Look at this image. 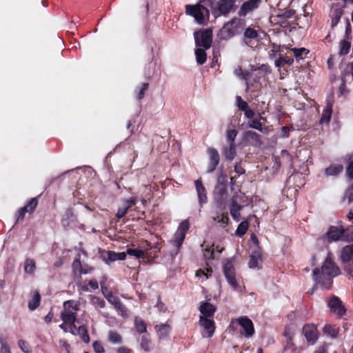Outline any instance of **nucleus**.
Returning a JSON list of instances; mask_svg holds the SVG:
<instances>
[{
  "label": "nucleus",
  "instance_id": "2eb2a0df",
  "mask_svg": "<svg viewBox=\"0 0 353 353\" xmlns=\"http://www.w3.org/2000/svg\"><path fill=\"white\" fill-rule=\"evenodd\" d=\"M303 334H304L308 343L313 345L318 339V331L314 324H306L303 327Z\"/></svg>",
  "mask_w": 353,
  "mask_h": 353
},
{
  "label": "nucleus",
  "instance_id": "a878e982",
  "mask_svg": "<svg viewBox=\"0 0 353 353\" xmlns=\"http://www.w3.org/2000/svg\"><path fill=\"white\" fill-rule=\"evenodd\" d=\"M100 284L103 294L108 301L114 307L117 303L121 301L120 299L117 296H114L112 292H108V294L105 292V290H107V287L105 285V281H101Z\"/></svg>",
  "mask_w": 353,
  "mask_h": 353
},
{
  "label": "nucleus",
  "instance_id": "423d86ee",
  "mask_svg": "<svg viewBox=\"0 0 353 353\" xmlns=\"http://www.w3.org/2000/svg\"><path fill=\"white\" fill-rule=\"evenodd\" d=\"M236 0H219L211 3L212 13L214 17L226 15L233 10Z\"/></svg>",
  "mask_w": 353,
  "mask_h": 353
},
{
  "label": "nucleus",
  "instance_id": "e2e57ef3",
  "mask_svg": "<svg viewBox=\"0 0 353 353\" xmlns=\"http://www.w3.org/2000/svg\"><path fill=\"white\" fill-rule=\"evenodd\" d=\"M18 345L23 352L29 353L30 350L27 342L23 340H19L18 341Z\"/></svg>",
  "mask_w": 353,
  "mask_h": 353
},
{
  "label": "nucleus",
  "instance_id": "ddd939ff",
  "mask_svg": "<svg viewBox=\"0 0 353 353\" xmlns=\"http://www.w3.org/2000/svg\"><path fill=\"white\" fill-rule=\"evenodd\" d=\"M226 176L221 175L218 178L217 184L214 188V197L216 200H222L226 198L227 189H226Z\"/></svg>",
  "mask_w": 353,
  "mask_h": 353
},
{
  "label": "nucleus",
  "instance_id": "f03ea898",
  "mask_svg": "<svg viewBox=\"0 0 353 353\" xmlns=\"http://www.w3.org/2000/svg\"><path fill=\"white\" fill-rule=\"evenodd\" d=\"M63 310L61 314V319L65 324H68L72 329L71 333L74 334L76 329L77 312L79 310V303L74 300H68L63 303Z\"/></svg>",
  "mask_w": 353,
  "mask_h": 353
},
{
  "label": "nucleus",
  "instance_id": "4be33fe9",
  "mask_svg": "<svg viewBox=\"0 0 353 353\" xmlns=\"http://www.w3.org/2000/svg\"><path fill=\"white\" fill-rule=\"evenodd\" d=\"M353 258V243L343 247L341 252V260L343 263H347Z\"/></svg>",
  "mask_w": 353,
  "mask_h": 353
},
{
  "label": "nucleus",
  "instance_id": "603ef678",
  "mask_svg": "<svg viewBox=\"0 0 353 353\" xmlns=\"http://www.w3.org/2000/svg\"><path fill=\"white\" fill-rule=\"evenodd\" d=\"M212 272V270L211 268H207L206 272L204 270L200 269L196 272V276L199 278L205 276V279H208L211 276Z\"/></svg>",
  "mask_w": 353,
  "mask_h": 353
},
{
  "label": "nucleus",
  "instance_id": "bf43d9fd",
  "mask_svg": "<svg viewBox=\"0 0 353 353\" xmlns=\"http://www.w3.org/2000/svg\"><path fill=\"white\" fill-rule=\"evenodd\" d=\"M114 307L117 310L119 314L121 316H124L126 315V308L121 301L117 303Z\"/></svg>",
  "mask_w": 353,
  "mask_h": 353
},
{
  "label": "nucleus",
  "instance_id": "a211bd4d",
  "mask_svg": "<svg viewBox=\"0 0 353 353\" xmlns=\"http://www.w3.org/2000/svg\"><path fill=\"white\" fill-rule=\"evenodd\" d=\"M201 312L200 316H203L205 318L212 316L216 312L215 307L209 302H203L199 307Z\"/></svg>",
  "mask_w": 353,
  "mask_h": 353
},
{
  "label": "nucleus",
  "instance_id": "f8f14e48",
  "mask_svg": "<svg viewBox=\"0 0 353 353\" xmlns=\"http://www.w3.org/2000/svg\"><path fill=\"white\" fill-rule=\"evenodd\" d=\"M209 157V163L207 173H212L216 168L220 161V156L216 149L209 148L207 150Z\"/></svg>",
  "mask_w": 353,
  "mask_h": 353
},
{
  "label": "nucleus",
  "instance_id": "9d476101",
  "mask_svg": "<svg viewBox=\"0 0 353 353\" xmlns=\"http://www.w3.org/2000/svg\"><path fill=\"white\" fill-rule=\"evenodd\" d=\"M238 324L243 328V331L241 334L245 338H251L254 334V327L252 321L246 316H241L236 319Z\"/></svg>",
  "mask_w": 353,
  "mask_h": 353
},
{
  "label": "nucleus",
  "instance_id": "338daca9",
  "mask_svg": "<svg viewBox=\"0 0 353 353\" xmlns=\"http://www.w3.org/2000/svg\"><path fill=\"white\" fill-rule=\"evenodd\" d=\"M346 174L350 179H353V161L350 162L346 168Z\"/></svg>",
  "mask_w": 353,
  "mask_h": 353
},
{
  "label": "nucleus",
  "instance_id": "412c9836",
  "mask_svg": "<svg viewBox=\"0 0 353 353\" xmlns=\"http://www.w3.org/2000/svg\"><path fill=\"white\" fill-rule=\"evenodd\" d=\"M223 155L228 161H232L236 155V144H229L228 146H224L222 149Z\"/></svg>",
  "mask_w": 353,
  "mask_h": 353
},
{
  "label": "nucleus",
  "instance_id": "a19ab883",
  "mask_svg": "<svg viewBox=\"0 0 353 353\" xmlns=\"http://www.w3.org/2000/svg\"><path fill=\"white\" fill-rule=\"evenodd\" d=\"M150 344L151 340L148 336L145 335L141 338L140 346L144 351L150 352L151 350Z\"/></svg>",
  "mask_w": 353,
  "mask_h": 353
},
{
  "label": "nucleus",
  "instance_id": "f3484780",
  "mask_svg": "<svg viewBox=\"0 0 353 353\" xmlns=\"http://www.w3.org/2000/svg\"><path fill=\"white\" fill-rule=\"evenodd\" d=\"M345 230L343 228H337L336 226L330 227L326 233L329 241H336L341 239L343 240Z\"/></svg>",
  "mask_w": 353,
  "mask_h": 353
},
{
  "label": "nucleus",
  "instance_id": "2f4dec72",
  "mask_svg": "<svg viewBox=\"0 0 353 353\" xmlns=\"http://www.w3.org/2000/svg\"><path fill=\"white\" fill-rule=\"evenodd\" d=\"M291 50L293 52L294 55L296 60L303 59L306 55L309 53V50L305 48H292Z\"/></svg>",
  "mask_w": 353,
  "mask_h": 353
},
{
  "label": "nucleus",
  "instance_id": "774afa93",
  "mask_svg": "<svg viewBox=\"0 0 353 353\" xmlns=\"http://www.w3.org/2000/svg\"><path fill=\"white\" fill-rule=\"evenodd\" d=\"M347 200L348 203H350L353 201V191L350 190H346L345 196L343 197V200Z\"/></svg>",
  "mask_w": 353,
  "mask_h": 353
},
{
  "label": "nucleus",
  "instance_id": "13d9d810",
  "mask_svg": "<svg viewBox=\"0 0 353 353\" xmlns=\"http://www.w3.org/2000/svg\"><path fill=\"white\" fill-rule=\"evenodd\" d=\"M114 307L117 310L119 314L121 316H124L126 315V308L121 301L117 303Z\"/></svg>",
  "mask_w": 353,
  "mask_h": 353
},
{
  "label": "nucleus",
  "instance_id": "ea45409f",
  "mask_svg": "<svg viewBox=\"0 0 353 353\" xmlns=\"http://www.w3.org/2000/svg\"><path fill=\"white\" fill-rule=\"evenodd\" d=\"M351 48V43L349 41H347L345 40H343L340 42V50H339V55L343 56L346 55L350 50Z\"/></svg>",
  "mask_w": 353,
  "mask_h": 353
},
{
  "label": "nucleus",
  "instance_id": "cd10ccee",
  "mask_svg": "<svg viewBox=\"0 0 353 353\" xmlns=\"http://www.w3.org/2000/svg\"><path fill=\"white\" fill-rule=\"evenodd\" d=\"M332 103H327L326 108L323 110L322 116L320 119V121H319L320 123L323 124V123H329L330 118H331V115H332Z\"/></svg>",
  "mask_w": 353,
  "mask_h": 353
},
{
  "label": "nucleus",
  "instance_id": "4d7b16f0",
  "mask_svg": "<svg viewBox=\"0 0 353 353\" xmlns=\"http://www.w3.org/2000/svg\"><path fill=\"white\" fill-rule=\"evenodd\" d=\"M72 267V270L74 273H77V272H79V273L80 274L81 268H82V267H83L80 259H76L73 261Z\"/></svg>",
  "mask_w": 353,
  "mask_h": 353
},
{
  "label": "nucleus",
  "instance_id": "3c124183",
  "mask_svg": "<svg viewBox=\"0 0 353 353\" xmlns=\"http://www.w3.org/2000/svg\"><path fill=\"white\" fill-rule=\"evenodd\" d=\"M295 14V10L292 9H288L285 10H283L280 14H278V17L283 18V19H290L292 18Z\"/></svg>",
  "mask_w": 353,
  "mask_h": 353
},
{
  "label": "nucleus",
  "instance_id": "6ab92c4d",
  "mask_svg": "<svg viewBox=\"0 0 353 353\" xmlns=\"http://www.w3.org/2000/svg\"><path fill=\"white\" fill-rule=\"evenodd\" d=\"M261 261L262 256L261 252L258 250L252 251L248 263L249 268L252 269L259 268V265L261 263Z\"/></svg>",
  "mask_w": 353,
  "mask_h": 353
},
{
  "label": "nucleus",
  "instance_id": "de8ad7c7",
  "mask_svg": "<svg viewBox=\"0 0 353 353\" xmlns=\"http://www.w3.org/2000/svg\"><path fill=\"white\" fill-rule=\"evenodd\" d=\"M88 286H90L92 290H95L98 289L99 284L96 279H92L89 281L88 285L82 286V288H81L82 290L85 291V292L90 291Z\"/></svg>",
  "mask_w": 353,
  "mask_h": 353
},
{
  "label": "nucleus",
  "instance_id": "aec40b11",
  "mask_svg": "<svg viewBox=\"0 0 353 353\" xmlns=\"http://www.w3.org/2000/svg\"><path fill=\"white\" fill-rule=\"evenodd\" d=\"M243 207V205L238 204L236 200H232L230 208V214L233 219L236 222H239L241 220L240 211L242 210Z\"/></svg>",
  "mask_w": 353,
  "mask_h": 353
},
{
  "label": "nucleus",
  "instance_id": "7ed1b4c3",
  "mask_svg": "<svg viewBox=\"0 0 353 353\" xmlns=\"http://www.w3.org/2000/svg\"><path fill=\"white\" fill-rule=\"evenodd\" d=\"M185 12L194 17L196 21L201 25H205L209 20V10L200 3L186 5Z\"/></svg>",
  "mask_w": 353,
  "mask_h": 353
},
{
  "label": "nucleus",
  "instance_id": "473e14b6",
  "mask_svg": "<svg viewBox=\"0 0 353 353\" xmlns=\"http://www.w3.org/2000/svg\"><path fill=\"white\" fill-rule=\"evenodd\" d=\"M41 296L39 292H35L32 299L28 303V308L30 310L33 311L37 309L40 303Z\"/></svg>",
  "mask_w": 353,
  "mask_h": 353
},
{
  "label": "nucleus",
  "instance_id": "052dcab7",
  "mask_svg": "<svg viewBox=\"0 0 353 353\" xmlns=\"http://www.w3.org/2000/svg\"><path fill=\"white\" fill-rule=\"evenodd\" d=\"M92 347H93L94 351L96 353H104L105 352L103 346L102 345L101 343L99 341H94L92 344Z\"/></svg>",
  "mask_w": 353,
  "mask_h": 353
},
{
  "label": "nucleus",
  "instance_id": "58836bf2",
  "mask_svg": "<svg viewBox=\"0 0 353 353\" xmlns=\"http://www.w3.org/2000/svg\"><path fill=\"white\" fill-rule=\"evenodd\" d=\"M248 229V222L247 221H242L237 227L235 234L238 236L244 235Z\"/></svg>",
  "mask_w": 353,
  "mask_h": 353
},
{
  "label": "nucleus",
  "instance_id": "7c9ffc66",
  "mask_svg": "<svg viewBox=\"0 0 353 353\" xmlns=\"http://www.w3.org/2000/svg\"><path fill=\"white\" fill-rule=\"evenodd\" d=\"M134 325H135V329L139 334H143V333L146 332V331H147L146 323L141 318H139L138 316L135 317Z\"/></svg>",
  "mask_w": 353,
  "mask_h": 353
},
{
  "label": "nucleus",
  "instance_id": "a18cd8bd",
  "mask_svg": "<svg viewBox=\"0 0 353 353\" xmlns=\"http://www.w3.org/2000/svg\"><path fill=\"white\" fill-rule=\"evenodd\" d=\"M323 332L325 334H327L334 338L337 336L338 332L336 329L331 325L327 324L323 327Z\"/></svg>",
  "mask_w": 353,
  "mask_h": 353
},
{
  "label": "nucleus",
  "instance_id": "6e6552de",
  "mask_svg": "<svg viewBox=\"0 0 353 353\" xmlns=\"http://www.w3.org/2000/svg\"><path fill=\"white\" fill-rule=\"evenodd\" d=\"M194 39L196 46L208 50L210 48L212 41V31L210 29H205L201 32H195Z\"/></svg>",
  "mask_w": 353,
  "mask_h": 353
},
{
  "label": "nucleus",
  "instance_id": "79ce46f5",
  "mask_svg": "<svg viewBox=\"0 0 353 353\" xmlns=\"http://www.w3.org/2000/svg\"><path fill=\"white\" fill-rule=\"evenodd\" d=\"M245 136L255 142L256 145H261L262 141L261 140V136L258 133L254 131H247L245 132Z\"/></svg>",
  "mask_w": 353,
  "mask_h": 353
},
{
  "label": "nucleus",
  "instance_id": "c03bdc74",
  "mask_svg": "<svg viewBox=\"0 0 353 353\" xmlns=\"http://www.w3.org/2000/svg\"><path fill=\"white\" fill-rule=\"evenodd\" d=\"M238 131L235 129L228 130L226 131V138L229 144H236L235 139L237 136Z\"/></svg>",
  "mask_w": 353,
  "mask_h": 353
},
{
  "label": "nucleus",
  "instance_id": "dca6fc26",
  "mask_svg": "<svg viewBox=\"0 0 353 353\" xmlns=\"http://www.w3.org/2000/svg\"><path fill=\"white\" fill-rule=\"evenodd\" d=\"M195 188L197 193L199 203L201 208L207 203L208 196L205 188L203 186L201 179L195 181Z\"/></svg>",
  "mask_w": 353,
  "mask_h": 353
},
{
  "label": "nucleus",
  "instance_id": "e433bc0d",
  "mask_svg": "<svg viewBox=\"0 0 353 353\" xmlns=\"http://www.w3.org/2000/svg\"><path fill=\"white\" fill-rule=\"evenodd\" d=\"M77 332L82 341L85 343H88L90 341V336L88 333L87 327L85 325H81L78 327Z\"/></svg>",
  "mask_w": 353,
  "mask_h": 353
},
{
  "label": "nucleus",
  "instance_id": "680f3d73",
  "mask_svg": "<svg viewBox=\"0 0 353 353\" xmlns=\"http://www.w3.org/2000/svg\"><path fill=\"white\" fill-rule=\"evenodd\" d=\"M343 241H353V228L345 230L343 236Z\"/></svg>",
  "mask_w": 353,
  "mask_h": 353
},
{
  "label": "nucleus",
  "instance_id": "4c0bfd02",
  "mask_svg": "<svg viewBox=\"0 0 353 353\" xmlns=\"http://www.w3.org/2000/svg\"><path fill=\"white\" fill-rule=\"evenodd\" d=\"M36 269L35 263L32 259H27L25 261L24 270L27 274H33Z\"/></svg>",
  "mask_w": 353,
  "mask_h": 353
},
{
  "label": "nucleus",
  "instance_id": "37998d69",
  "mask_svg": "<svg viewBox=\"0 0 353 353\" xmlns=\"http://www.w3.org/2000/svg\"><path fill=\"white\" fill-rule=\"evenodd\" d=\"M126 253L128 255L136 257L137 259L143 258L145 255V252L143 250L140 249L128 248L126 250Z\"/></svg>",
  "mask_w": 353,
  "mask_h": 353
},
{
  "label": "nucleus",
  "instance_id": "b1692460",
  "mask_svg": "<svg viewBox=\"0 0 353 353\" xmlns=\"http://www.w3.org/2000/svg\"><path fill=\"white\" fill-rule=\"evenodd\" d=\"M343 170V166L341 164H332L325 169L324 173L327 176H336Z\"/></svg>",
  "mask_w": 353,
  "mask_h": 353
},
{
  "label": "nucleus",
  "instance_id": "393cba45",
  "mask_svg": "<svg viewBox=\"0 0 353 353\" xmlns=\"http://www.w3.org/2000/svg\"><path fill=\"white\" fill-rule=\"evenodd\" d=\"M155 329L157 330L159 338L160 339H165L168 336L171 327L168 324L163 323L159 325H156Z\"/></svg>",
  "mask_w": 353,
  "mask_h": 353
},
{
  "label": "nucleus",
  "instance_id": "72a5a7b5",
  "mask_svg": "<svg viewBox=\"0 0 353 353\" xmlns=\"http://www.w3.org/2000/svg\"><path fill=\"white\" fill-rule=\"evenodd\" d=\"M205 50L201 48L195 50L196 59L199 65H203L206 61L207 54Z\"/></svg>",
  "mask_w": 353,
  "mask_h": 353
},
{
  "label": "nucleus",
  "instance_id": "c756f323",
  "mask_svg": "<svg viewBox=\"0 0 353 353\" xmlns=\"http://www.w3.org/2000/svg\"><path fill=\"white\" fill-rule=\"evenodd\" d=\"M343 10L341 8L334 9L331 14V26L335 27L339 22L341 16L343 15Z\"/></svg>",
  "mask_w": 353,
  "mask_h": 353
},
{
  "label": "nucleus",
  "instance_id": "bb28decb",
  "mask_svg": "<svg viewBox=\"0 0 353 353\" xmlns=\"http://www.w3.org/2000/svg\"><path fill=\"white\" fill-rule=\"evenodd\" d=\"M294 63V59L289 57H283L279 54V57L275 60L274 65L276 68L284 67L285 65H291Z\"/></svg>",
  "mask_w": 353,
  "mask_h": 353
},
{
  "label": "nucleus",
  "instance_id": "49530a36",
  "mask_svg": "<svg viewBox=\"0 0 353 353\" xmlns=\"http://www.w3.org/2000/svg\"><path fill=\"white\" fill-rule=\"evenodd\" d=\"M259 36L256 30L252 28H248L244 32V37L246 39H253L257 38Z\"/></svg>",
  "mask_w": 353,
  "mask_h": 353
},
{
  "label": "nucleus",
  "instance_id": "f704fd0d",
  "mask_svg": "<svg viewBox=\"0 0 353 353\" xmlns=\"http://www.w3.org/2000/svg\"><path fill=\"white\" fill-rule=\"evenodd\" d=\"M8 337L3 334L0 335V353H12L8 343Z\"/></svg>",
  "mask_w": 353,
  "mask_h": 353
},
{
  "label": "nucleus",
  "instance_id": "864d4df0",
  "mask_svg": "<svg viewBox=\"0 0 353 353\" xmlns=\"http://www.w3.org/2000/svg\"><path fill=\"white\" fill-rule=\"evenodd\" d=\"M249 126L253 129L259 130L261 132H264L263 125L259 120H256V119L252 120V121L249 124Z\"/></svg>",
  "mask_w": 353,
  "mask_h": 353
},
{
  "label": "nucleus",
  "instance_id": "69168bd1",
  "mask_svg": "<svg viewBox=\"0 0 353 353\" xmlns=\"http://www.w3.org/2000/svg\"><path fill=\"white\" fill-rule=\"evenodd\" d=\"M128 210L129 209L128 208V207H125V205L122 208H119L117 210L116 216L118 219H121V218L124 217L125 216V214H127Z\"/></svg>",
  "mask_w": 353,
  "mask_h": 353
},
{
  "label": "nucleus",
  "instance_id": "f257e3e1",
  "mask_svg": "<svg viewBox=\"0 0 353 353\" xmlns=\"http://www.w3.org/2000/svg\"><path fill=\"white\" fill-rule=\"evenodd\" d=\"M339 274V268L328 257L325 259L321 272L318 268L313 270L314 280L317 284L326 290L330 289L332 285V279Z\"/></svg>",
  "mask_w": 353,
  "mask_h": 353
},
{
  "label": "nucleus",
  "instance_id": "0e129e2a",
  "mask_svg": "<svg viewBox=\"0 0 353 353\" xmlns=\"http://www.w3.org/2000/svg\"><path fill=\"white\" fill-rule=\"evenodd\" d=\"M137 202V199L134 196L125 199L123 201V205L130 209L132 206L134 205Z\"/></svg>",
  "mask_w": 353,
  "mask_h": 353
},
{
  "label": "nucleus",
  "instance_id": "8fccbe9b",
  "mask_svg": "<svg viewBox=\"0 0 353 353\" xmlns=\"http://www.w3.org/2000/svg\"><path fill=\"white\" fill-rule=\"evenodd\" d=\"M38 201L37 198H32L30 201H28L27 205L28 206V212L29 213H32L37 206Z\"/></svg>",
  "mask_w": 353,
  "mask_h": 353
},
{
  "label": "nucleus",
  "instance_id": "6e6d98bb",
  "mask_svg": "<svg viewBox=\"0 0 353 353\" xmlns=\"http://www.w3.org/2000/svg\"><path fill=\"white\" fill-rule=\"evenodd\" d=\"M214 221L221 223L222 225H226L228 223L229 218L227 214H221L218 215L216 218L214 219Z\"/></svg>",
  "mask_w": 353,
  "mask_h": 353
},
{
  "label": "nucleus",
  "instance_id": "09e8293b",
  "mask_svg": "<svg viewBox=\"0 0 353 353\" xmlns=\"http://www.w3.org/2000/svg\"><path fill=\"white\" fill-rule=\"evenodd\" d=\"M236 105L239 110L243 112L249 108L248 103L243 101L240 96L236 97Z\"/></svg>",
  "mask_w": 353,
  "mask_h": 353
},
{
  "label": "nucleus",
  "instance_id": "0eeeda50",
  "mask_svg": "<svg viewBox=\"0 0 353 353\" xmlns=\"http://www.w3.org/2000/svg\"><path fill=\"white\" fill-rule=\"evenodd\" d=\"M190 228V223L188 220L183 221L179 225L174 234L171 243L174 247L179 250L182 245L187 232Z\"/></svg>",
  "mask_w": 353,
  "mask_h": 353
},
{
  "label": "nucleus",
  "instance_id": "39448f33",
  "mask_svg": "<svg viewBox=\"0 0 353 353\" xmlns=\"http://www.w3.org/2000/svg\"><path fill=\"white\" fill-rule=\"evenodd\" d=\"M245 27V21L244 19L234 17L224 25L221 31L223 33H226L227 37H232L241 32Z\"/></svg>",
  "mask_w": 353,
  "mask_h": 353
},
{
  "label": "nucleus",
  "instance_id": "5fc2aeb1",
  "mask_svg": "<svg viewBox=\"0 0 353 353\" xmlns=\"http://www.w3.org/2000/svg\"><path fill=\"white\" fill-rule=\"evenodd\" d=\"M26 212H28V206H23V208H21L16 214L17 216V221H22L24 219V216Z\"/></svg>",
  "mask_w": 353,
  "mask_h": 353
},
{
  "label": "nucleus",
  "instance_id": "9b49d317",
  "mask_svg": "<svg viewBox=\"0 0 353 353\" xmlns=\"http://www.w3.org/2000/svg\"><path fill=\"white\" fill-rule=\"evenodd\" d=\"M328 306L332 313L342 317L346 312L342 301L336 296H332L328 301Z\"/></svg>",
  "mask_w": 353,
  "mask_h": 353
},
{
  "label": "nucleus",
  "instance_id": "5701e85b",
  "mask_svg": "<svg viewBox=\"0 0 353 353\" xmlns=\"http://www.w3.org/2000/svg\"><path fill=\"white\" fill-rule=\"evenodd\" d=\"M99 258L106 264L110 265V263L117 261V252L113 251H100Z\"/></svg>",
  "mask_w": 353,
  "mask_h": 353
},
{
  "label": "nucleus",
  "instance_id": "4468645a",
  "mask_svg": "<svg viewBox=\"0 0 353 353\" xmlns=\"http://www.w3.org/2000/svg\"><path fill=\"white\" fill-rule=\"evenodd\" d=\"M261 3V0H248L241 6L238 14L239 17H245L248 14L257 9Z\"/></svg>",
  "mask_w": 353,
  "mask_h": 353
},
{
  "label": "nucleus",
  "instance_id": "c9c22d12",
  "mask_svg": "<svg viewBox=\"0 0 353 353\" xmlns=\"http://www.w3.org/2000/svg\"><path fill=\"white\" fill-rule=\"evenodd\" d=\"M108 340L113 344H121L122 343L121 336L117 332L112 330L108 332Z\"/></svg>",
  "mask_w": 353,
  "mask_h": 353
},
{
  "label": "nucleus",
  "instance_id": "20e7f679",
  "mask_svg": "<svg viewBox=\"0 0 353 353\" xmlns=\"http://www.w3.org/2000/svg\"><path fill=\"white\" fill-rule=\"evenodd\" d=\"M223 271L229 285L234 290L239 289L240 287L236 279V273L232 259H228L224 261Z\"/></svg>",
  "mask_w": 353,
  "mask_h": 353
},
{
  "label": "nucleus",
  "instance_id": "c85d7f7f",
  "mask_svg": "<svg viewBox=\"0 0 353 353\" xmlns=\"http://www.w3.org/2000/svg\"><path fill=\"white\" fill-rule=\"evenodd\" d=\"M89 299L90 301V303L94 307L96 310L104 308L105 306V301L95 295H90Z\"/></svg>",
  "mask_w": 353,
  "mask_h": 353
},
{
  "label": "nucleus",
  "instance_id": "1a4fd4ad",
  "mask_svg": "<svg viewBox=\"0 0 353 353\" xmlns=\"http://www.w3.org/2000/svg\"><path fill=\"white\" fill-rule=\"evenodd\" d=\"M199 325L203 328L201 332L203 338H211L215 332V323L212 319L205 318L203 316L199 317Z\"/></svg>",
  "mask_w": 353,
  "mask_h": 353
}]
</instances>
